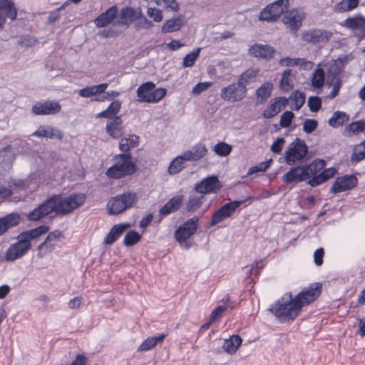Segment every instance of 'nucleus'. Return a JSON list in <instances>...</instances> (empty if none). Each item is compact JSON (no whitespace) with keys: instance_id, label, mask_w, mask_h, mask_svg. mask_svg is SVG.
I'll return each instance as SVG.
<instances>
[{"instance_id":"f257e3e1","label":"nucleus","mask_w":365,"mask_h":365,"mask_svg":"<svg viewBox=\"0 0 365 365\" xmlns=\"http://www.w3.org/2000/svg\"><path fill=\"white\" fill-rule=\"evenodd\" d=\"M322 287L316 283L304 288L297 296L284 294L269 308V311L282 322L294 319L302 308L314 302L320 294Z\"/></svg>"},{"instance_id":"f03ea898","label":"nucleus","mask_w":365,"mask_h":365,"mask_svg":"<svg viewBox=\"0 0 365 365\" xmlns=\"http://www.w3.org/2000/svg\"><path fill=\"white\" fill-rule=\"evenodd\" d=\"M86 200L83 193H73L68 196L54 195L35 208L28 215L30 220H38L52 212L66 215L81 206Z\"/></svg>"},{"instance_id":"7ed1b4c3","label":"nucleus","mask_w":365,"mask_h":365,"mask_svg":"<svg viewBox=\"0 0 365 365\" xmlns=\"http://www.w3.org/2000/svg\"><path fill=\"white\" fill-rule=\"evenodd\" d=\"M49 227L41 225L36 229L26 231L19 234L17 242L11 245L5 254L6 261L13 262L24 256L31 247V240L37 239L41 235L46 234Z\"/></svg>"},{"instance_id":"20e7f679","label":"nucleus","mask_w":365,"mask_h":365,"mask_svg":"<svg viewBox=\"0 0 365 365\" xmlns=\"http://www.w3.org/2000/svg\"><path fill=\"white\" fill-rule=\"evenodd\" d=\"M138 200L136 193L125 192L111 198L108 202L107 207L110 215H118L135 205Z\"/></svg>"},{"instance_id":"39448f33","label":"nucleus","mask_w":365,"mask_h":365,"mask_svg":"<svg viewBox=\"0 0 365 365\" xmlns=\"http://www.w3.org/2000/svg\"><path fill=\"white\" fill-rule=\"evenodd\" d=\"M135 170L129 154H121L115 158L114 165L108 168L106 175L110 178H120L131 175Z\"/></svg>"},{"instance_id":"423d86ee","label":"nucleus","mask_w":365,"mask_h":365,"mask_svg":"<svg viewBox=\"0 0 365 365\" xmlns=\"http://www.w3.org/2000/svg\"><path fill=\"white\" fill-rule=\"evenodd\" d=\"M198 220L199 218L197 216H194L187 220L175 231V237L181 246L185 248H189L191 246L190 242L187 240L196 232Z\"/></svg>"},{"instance_id":"0eeeda50","label":"nucleus","mask_w":365,"mask_h":365,"mask_svg":"<svg viewBox=\"0 0 365 365\" xmlns=\"http://www.w3.org/2000/svg\"><path fill=\"white\" fill-rule=\"evenodd\" d=\"M155 84L152 82H146L141 85L137 90V95L141 102L157 103L166 94L165 88L155 90Z\"/></svg>"},{"instance_id":"6e6552de","label":"nucleus","mask_w":365,"mask_h":365,"mask_svg":"<svg viewBox=\"0 0 365 365\" xmlns=\"http://www.w3.org/2000/svg\"><path fill=\"white\" fill-rule=\"evenodd\" d=\"M289 0H277L267 5L259 14V19L276 21L288 9Z\"/></svg>"},{"instance_id":"1a4fd4ad","label":"nucleus","mask_w":365,"mask_h":365,"mask_svg":"<svg viewBox=\"0 0 365 365\" xmlns=\"http://www.w3.org/2000/svg\"><path fill=\"white\" fill-rule=\"evenodd\" d=\"M308 153V148L305 143L299 138H296L287 147L284 153L286 163L289 165H294L297 161L302 160Z\"/></svg>"},{"instance_id":"9d476101","label":"nucleus","mask_w":365,"mask_h":365,"mask_svg":"<svg viewBox=\"0 0 365 365\" xmlns=\"http://www.w3.org/2000/svg\"><path fill=\"white\" fill-rule=\"evenodd\" d=\"M222 187L221 182L215 175L203 178L195 184V190L202 195L217 193Z\"/></svg>"},{"instance_id":"9b49d317","label":"nucleus","mask_w":365,"mask_h":365,"mask_svg":"<svg viewBox=\"0 0 365 365\" xmlns=\"http://www.w3.org/2000/svg\"><path fill=\"white\" fill-rule=\"evenodd\" d=\"M247 91L237 82V84L232 83L222 88L220 96L225 101L237 102L245 97Z\"/></svg>"},{"instance_id":"f8f14e48","label":"nucleus","mask_w":365,"mask_h":365,"mask_svg":"<svg viewBox=\"0 0 365 365\" xmlns=\"http://www.w3.org/2000/svg\"><path fill=\"white\" fill-rule=\"evenodd\" d=\"M242 203V201L235 200L225 204L213 214L210 225L214 226L231 217Z\"/></svg>"},{"instance_id":"ddd939ff","label":"nucleus","mask_w":365,"mask_h":365,"mask_svg":"<svg viewBox=\"0 0 365 365\" xmlns=\"http://www.w3.org/2000/svg\"><path fill=\"white\" fill-rule=\"evenodd\" d=\"M63 237L62 232L58 230L50 232L45 241L38 245V257L42 258L51 252L55 249L57 242Z\"/></svg>"},{"instance_id":"4468645a","label":"nucleus","mask_w":365,"mask_h":365,"mask_svg":"<svg viewBox=\"0 0 365 365\" xmlns=\"http://www.w3.org/2000/svg\"><path fill=\"white\" fill-rule=\"evenodd\" d=\"M61 109V106L54 101L38 102L32 107V113L36 115H55Z\"/></svg>"},{"instance_id":"2eb2a0df","label":"nucleus","mask_w":365,"mask_h":365,"mask_svg":"<svg viewBox=\"0 0 365 365\" xmlns=\"http://www.w3.org/2000/svg\"><path fill=\"white\" fill-rule=\"evenodd\" d=\"M248 53L250 56L259 60L268 61L273 58L275 49L268 44L255 43L250 46Z\"/></svg>"},{"instance_id":"dca6fc26","label":"nucleus","mask_w":365,"mask_h":365,"mask_svg":"<svg viewBox=\"0 0 365 365\" xmlns=\"http://www.w3.org/2000/svg\"><path fill=\"white\" fill-rule=\"evenodd\" d=\"M303 14L297 9H292L284 12L282 22L291 29L296 32L302 25Z\"/></svg>"},{"instance_id":"f3484780","label":"nucleus","mask_w":365,"mask_h":365,"mask_svg":"<svg viewBox=\"0 0 365 365\" xmlns=\"http://www.w3.org/2000/svg\"><path fill=\"white\" fill-rule=\"evenodd\" d=\"M357 183V179L353 175H344L336 178L331 187L334 193L341 192L354 188Z\"/></svg>"},{"instance_id":"a211bd4d","label":"nucleus","mask_w":365,"mask_h":365,"mask_svg":"<svg viewBox=\"0 0 365 365\" xmlns=\"http://www.w3.org/2000/svg\"><path fill=\"white\" fill-rule=\"evenodd\" d=\"M140 15L141 11L140 9H134L131 7L124 8L120 11L119 19L114 25H122L128 27L129 24L138 19Z\"/></svg>"},{"instance_id":"6ab92c4d","label":"nucleus","mask_w":365,"mask_h":365,"mask_svg":"<svg viewBox=\"0 0 365 365\" xmlns=\"http://www.w3.org/2000/svg\"><path fill=\"white\" fill-rule=\"evenodd\" d=\"M106 131L113 138H120L124 133L122 118L120 116L110 118L106 123Z\"/></svg>"},{"instance_id":"aec40b11","label":"nucleus","mask_w":365,"mask_h":365,"mask_svg":"<svg viewBox=\"0 0 365 365\" xmlns=\"http://www.w3.org/2000/svg\"><path fill=\"white\" fill-rule=\"evenodd\" d=\"M331 33L322 30H312L306 31L302 35L304 41L312 43L328 41L331 37Z\"/></svg>"},{"instance_id":"412c9836","label":"nucleus","mask_w":365,"mask_h":365,"mask_svg":"<svg viewBox=\"0 0 365 365\" xmlns=\"http://www.w3.org/2000/svg\"><path fill=\"white\" fill-rule=\"evenodd\" d=\"M307 179H309L308 173H307L304 166L293 168L282 177L283 181L287 183L301 182Z\"/></svg>"},{"instance_id":"4be33fe9","label":"nucleus","mask_w":365,"mask_h":365,"mask_svg":"<svg viewBox=\"0 0 365 365\" xmlns=\"http://www.w3.org/2000/svg\"><path fill=\"white\" fill-rule=\"evenodd\" d=\"M287 99L278 97L273 99L269 106L264 110L262 115L265 118H271L277 115L287 104Z\"/></svg>"},{"instance_id":"5701e85b","label":"nucleus","mask_w":365,"mask_h":365,"mask_svg":"<svg viewBox=\"0 0 365 365\" xmlns=\"http://www.w3.org/2000/svg\"><path fill=\"white\" fill-rule=\"evenodd\" d=\"M207 153V149L204 143H199L190 149L183 152L184 159L187 161H197L203 158Z\"/></svg>"},{"instance_id":"b1692460","label":"nucleus","mask_w":365,"mask_h":365,"mask_svg":"<svg viewBox=\"0 0 365 365\" xmlns=\"http://www.w3.org/2000/svg\"><path fill=\"white\" fill-rule=\"evenodd\" d=\"M16 14V9L11 1L0 0V27L5 23L6 16L14 20Z\"/></svg>"},{"instance_id":"393cba45","label":"nucleus","mask_w":365,"mask_h":365,"mask_svg":"<svg viewBox=\"0 0 365 365\" xmlns=\"http://www.w3.org/2000/svg\"><path fill=\"white\" fill-rule=\"evenodd\" d=\"M32 135L59 140H61L63 138V134L59 129L50 125L40 126L37 130L33 133Z\"/></svg>"},{"instance_id":"a878e982","label":"nucleus","mask_w":365,"mask_h":365,"mask_svg":"<svg viewBox=\"0 0 365 365\" xmlns=\"http://www.w3.org/2000/svg\"><path fill=\"white\" fill-rule=\"evenodd\" d=\"M185 24V17L178 15L167 20L162 26L163 33H172L180 31Z\"/></svg>"},{"instance_id":"bb28decb","label":"nucleus","mask_w":365,"mask_h":365,"mask_svg":"<svg viewBox=\"0 0 365 365\" xmlns=\"http://www.w3.org/2000/svg\"><path fill=\"white\" fill-rule=\"evenodd\" d=\"M117 8L115 6L110 7L106 11L98 16L94 23L98 27H105L110 24L116 17Z\"/></svg>"},{"instance_id":"cd10ccee","label":"nucleus","mask_w":365,"mask_h":365,"mask_svg":"<svg viewBox=\"0 0 365 365\" xmlns=\"http://www.w3.org/2000/svg\"><path fill=\"white\" fill-rule=\"evenodd\" d=\"M342 25L352 30H357L363 34L365 33V18L361 15H356L346 19Z\"/></svg>"},{"instance_id":"c85d7f7f","label":"nucleus","mask_w":365,"mask_h":365,"mask_svg":"<svg viewBox=\"0 0 365 365\" xmlns=\"http://www.w3.org/2000/svg\"><path fill=\"white\" fill-rule=\"evenodd\" d=\"M274 85L272 82L264 83L256 90V102L257 104L264 103L271 96Z\"/></svg>"},{"instance_id":"c756f323","label":"nucleus","mask_w":365,"mask_h":365,"mask_svg":"<svg viewBox=\"0 0 365 365\" xmlns=\"http://www.w3.org/2000/svg\"><path fill=\"white\" fill-rule=\"evenodd\" d=\"M19 222V215L14 213L0 218V235L5 233L9 229L18 225Z\"/></svg>"},{"instance_id":"7c9ffc66","label":"nucleus","mask_w":365,"mask_h":365,"mask_svg":"<svg viewBox=\"0 0 365 365\" xmlns=\"http://www.w3.org/2000/svg\"><path fill=\"white\" fill-rule=\"evenodd\" d=\"M183 200L182 195H177L170 199L168 202L160 210V214L162 215H168L175 212L181 206Z\"/></svg>"},{"instance_id":"2f4dec72","label":"nucleus","mask_w":365,"mask_h":365,"mask_svg":"<svg viewBox=\"0 0 365 365\" xmlns=\"http://www.w3.org/2000/svg\"><path fill=\"white\" fill-rule=\"evenodd\" d=\"M259 73V69L257 68H250L244 71L239 77L238 83L243 88H247V86L254 83L256 81L257 76Z\"/></svg>"},{"instance_id":"473e14b6","label":"nucleus","mask_w":365,"mask_h":365,"mask_svg":"<svg viewBox=\"0 0 365 365\" xmlns=\"http://www.w3.org/2000/svg\"><path fill=\"white\" fill-rule=\"evenodd\" d=\"M128 227L129 225L128 224L123 223L113 226L108 234L105 240V243L107 245L114 243Z\"/></svg>"},{"instance_id":"72a5a7b5","label":"nucleus","mask_w":365,"mask_h":365,"mask_svg":"<svg viewBox=\"0 0 365 365\" xmlns=\"http://www.w3.org/2000/svg\"><path fill=\"white\" fill-rule=\"evenodd\" d=\"M108 83H101L97 86L86 87L79 91L78 94L81 97L88 98L97 94L104 93L108 88Z\"/></svg>"},{"instance_id":"f704fd0d","label":"nucleus","mask_w":365,"mask_h":365,"mask_svg":"<svg viewBox=\"0 0 365 365\" xmlns=\"http://www.w3.org/2000/svg\"><path fill=\"white\" fill-rule=\"evenodd\" d=\"M242 341V340L240 336L233 335L230 339L225 340L222 349L227 354H233L241 345Z\"/></svg>"},{"instance_id":"c9c22d12","label":"nucleus","mask_w":365,"mask_h":365,"mask_svg":"<svg viewBox=\"0 0 365 365\" xmlns=\"http://www.w3.org/2000/svg\"><path fill=\"white\" fill-rule=\"evenodd\" d=\"M165 334H162L158 336L147 338L138 348V351H147L155 346L158 343L163 342Z\"/></svg>"},{"instance_id":"e433bc0d","label":"nucleus","mask_w":365,"mask_h":365,"mask_svg":"<svg viewBox=\"0 0 365 365\" xmlns=\"http://www.w3.org/2000/svg\"><path fill=\"white\" fill-rule=\"evenodd\" d=\"M294 76L290 69L285 70L280 80L279 87L284 92H289L293 88Z\"/></svg>"},{"instance_id":"4c0bfd02","label":"nucleus","mask_w":365,"mask_h":365,"mask_svg":"<svg viewBox=\"0 0 365 365\" xmlns=\"http://www.w3.org/2000/svg\"><path fill=\"white\" fill-rule=\"evenodd\" d=\"M365 130V120L353 122L344 130V134L346 136L357 135Z\"/></svg>"},{"instance_id":"58836bf2","label":"nucleus","mask_w":365,"mask_h":365,"mask_svg":"<svg viewBox=\"0 0 365 365\" xmlns=\"http://www.w3.org/2000/svg\"><path fill=\"white\" fill-rule=\"evenodd\" d=\"M120 106H121L120 101H117V100L114 101L110 103V105L106 110L99 113L97 115V117L98 118H106L108 119H110V118H114L115 116H116L115 115L118 113V111L120 108Z\"/></svg>"},{"instance_id":"ea45409f","label":"nucleus","mask_w":365,"mask_h":365,"mask_svg":"<svg viewBox=\"0 0 365 365\" xmlns=\"http://www.w3.org/2000/svg\"><path fill=\"white\" fill-rule=\"evenodd\" d=\"M183 157V155L181 154L171 161L168 169V173L170 175L177 174L184 168L183 164L187 160L184 159Z\"/></svg>"},{"instance_id":"a19ab883","label":"nucleus","mask_w":365,"mask_h":365,"mask_svg":"<svg viewBox=\"0 0 365 365\" xmlns=\"http://www.w3.org/2000/svg\"><path fill=\"white\" fill-rule=\"evenodd\" d=\"M138 136L129 135L128 138H122L119 143V148L123 152H128L131 148L136 147L138 144Z\"/></svg>"},{"instance_id":"79ce46f5","label":"nucleus","mask_w":365,"mask_h":365,"mask_svg":"<svg viewBox=\"0 0 365 365\" xmlns=\"http://www.w3.org/2000/svg\"><path fill=\"white\" fill-rule=\"evenodd\" d=\"M359 0H342L334 6L336 12L342 13L351 11L357 7Z\"/></svg>"},{"instance_id":"37998d69","label":"nucleus","mask_w":365,"mask_h":365,"mask_svg":"<svg viewBox=\"0 0 365 365\" xmlns=\"http://www.w3.org/2000/svg\"><path fill=\"white\" fill-rule=\"evenodd\" d=\"M325 165L324 160L318 159L315 160L309 165L304 166L307 173H308V178H310L312 175H317L324 168Z\"/></svg>"},{"instance_id":"c03bdc74","label":"nucleus","mask_w":365,"mask_h":365,"mask_svg":"<svg viewBox=\"0 0 365 365\" xmlns=\"http://www.w3.org/2000/svg\"><path fill=\"white\" fill-rule=\"evenodd\" d=\"M349 120V115L344 112L336 111L333 116L329 120V125L332 127H338Z\"/></svg>"},{"instance_id":"a18cd8bd","label":"nucleus","mask_w":365,"mask_h":365,"mask_svg":"<svg viewBox=\"0 0 365 365\" xmlns=\"http://www.w3.org/2000/svg\"><path fill=\"white\" fill-rule=\"evenodd\" d=\"M204 196L190 195L187 202L186 204V209L187 211H194L198 209L202 204Z\"/></svg>"},{"instance_id":"49530a36","label":"nucleus","mask_w":365,"mask_h":365,"mask_svg":"<svg viewBox=\"0 0 365 365\" xmlns=\"http://www.w3.org/2000/svg\"><path fill=\"white\" fill-rule=\"evenodd\" d=\"M324 82V72L322 68H317L312 75V85L313 87L321 88Z\"/></svg>"},{"instance_id":"de8ad7c7","label":"nucleus","mask_w":365,"mask_h":365,"mask_svg":"<svg viewBox=\"0 0 365 365\" xmlns=\"http://www.w3.org/2000/svg\"><path fill=\"white\" fill-rule=\"evenodd\" d=\"M201 48H197L192 52L187 53L183 58L182 65L184 67H191L199 56Z\"/></svg>"},{"instance_id":"09e8293b","label":"nucleus","mask_w":365,"mask_h":365,"mask_svg":"<svg viewBox=\"0 0 365 365\" xmlns=\"http://www.w3.org/2000/svg\"><path fill=\"white\" fill-rule=\"evenodd\" d=\"M365 158V145L363 143L357 145L354 149V153L351 157V160L353 162H359Z\"/></svg>"},{"instance_id":"8fccbe9b","label":"nucleus","mask_w":365,"mask_h":365,"mask_svg":"<svg viewBox=\"0 0 365 365\" xmlns=\"http://www.w3.org/2000/svg\"><path fill=\"white\" fill-rule=\"evenodd\" d=\"M140 240V235L134 230L128 232L124 237V245L125 246H133Z\"/></svg>"},{"instance_id":"3c124183","label":"nucleus","mask_w":365,"mask_h":365,"mask_svg":"<svg viewBox=\"0 0 365 365\" xmlns=\"http://www.w3.org/2000/svg\"><path fill=\"white\" fill-rule=\"evenodd\" d=\"M214 151L220 156H227L232 151V146L225 143L221 142L215 145Z\"/></svg>"},{"instance_id":"603ef678","label":"nucleus","mask_w":365,"mask_h":365,"mask_svg":"<svg viewBox=\"0 0 365 365\" xmlns=\"http://www.w3.org/2000/svg\"><path fill=\"white\" fill-rule=\"evenodd\" d=\"M291 100L294 101L293 108L295 110H299L305 102V95L297 91L291 96Z\"/></svg>"},{"instance_id":"864d4df0","label":"nucleus","mask_w":365,"mask_h":365,"mask_svg":"<svg viewBox=\"0 0 365 365\" xmlns=\"http://www.w3.org/2000/svg\"><path fill=\"white\" fill-rule=\"evenodd\" d=\"M294 115L292 111H285L282 113L280 118V125L282 128H288L292 123Z\"/></svg>"},{"instance_id":"5fc2aeb1","label":"nucleus","mask_w":365,"mask_h":365,"mask_svg":"<svg viewBox=\"0 0 365 365\" xmlns=\"http://www.w3.org/2000/svg\"><path fill=\"white\" fill-rule=\"evenodd\" d=\"M313 66V62L310 61H307L303 58H295V66L299 67L300 69L311 70Z\"/></svg>"},{"instance_id":"6e6d98bb","label":"nucleus","mask_w":365,"mask_h":365,"mask_svg":"<svg viewBox=\"0 0 365 365\" xmlns=\"http://www.w3.org/2000/svg\"><path fill=\"white\" fill-rule=\"evenodd\" d=\"M212 83L211 82H202L197 83L193 87L192 90V95L198 96L202 92L207 90L212 86Z\"/></svg>"},{"instance_id":"4d7b16f0","label":"nucleus","mask_w":365,"mask_h":365,"mask_svg":"<svg viewBox=\"0 0 365 365\" xmlns=\"http://www.w3.org/2000/svg\"><path fill=\"white\" fill-rule=\"evenodd\" d=\"M147 14L155 22H160L163 19L162 11L157 8H148Z\"/></svg>"},{"instance_id":"13d9d810","label":"nucleus","mask_w":365,"mask_h":365,"mask_svg":"<svg viewBox=\"0 0 365 365\" xmlns=\"http://www.w3.org/2000/svg\"><path fill=\"white\" fill-rule=\"evenodd\" d=\"M308 105L312 111L316 112L321 108V99L317 96H311L308 99Z\"/></svg>"},{"instance_id":"bf43d9fd","label":"nucleus","mask_w":365,"mask_h":365,"mask_svg":"<svg viewBox=\"0 0 365 365\" xmlns=\"http://www.w3.org/2000/svg\"><path fill=\"white\" fill-rule=\"evenodd\" d=\"M318 123L314 119H306L303 123V130L307 133H311L317 127Z\"/></svg>"},{"instance_id":"052dcab7","label":"nucleus","mask_w":365,"mask_h":365,"mask_svg":"<svg viewBox=\"0 0 365 365\" xmlns=\"http://www.w3.org/2000/svg\"><path fill=\"white\" fill-rule=\"evenodd\" d=\"M227 308L224 306L217 307L211 313L210 316V322H214L220 319L223 313L226 311Z\"/></svg>"},{"instance_id":"680f3d73","label":"nucleus","mask_w":365,"mask_h":365,"mask_svg":"<svg viewBox=\"0 0 365 365\" xmlns=\"http://www.w3.org/2000/svg\"><path fill=\"white\" fill-rule=\"evenodd\" d=\"M269 161L263 162L256 166L250 168L248 170V175H252L258 172H264L269 167Z\"/></svg>"},{"instance_id":"e2e57ef3","label":"nucleus","mask_w":365,"mask_h":365,"mask_svg":"<svg viewBox=\"0 0 365 365\" xmlns=\"http://www.w3.org/2000/svg\"><path fill=\"white\" fill-rule=\"evenodd\" d=\"M285 143V140L283 138H278L271 145V150L276 154L281 153L282 148Z\"/></svg>"},{"instance_id":"0e129e2a","label":"nucleus","mask_w":365,"mask_h":365,"mask_svg":"<svg viewBox=\"0 0 365 365\" xmlns=\"http://www.w3.org/2000/svg\"><path fill=\"white\" fill-rule=\"evenodd\" d=\"M120 32L121 31H117L113 28H110L109 29L100 31L98 35L103 38H108L117 36Z\"/></svg>"},{"instance_id":"69168bd1","label":"nucleus","mask_w":365,"mask_h":365,"mask_svg":"<svg viewBox=\"0 0 365 365\" xmlns=\"http://www.w3.org/2000/svg\"><path fill=\"white\" fill-rule=\"evenodd\" d=\"M324 255V250L322 248L317 249L314 254V263L320 266L323 263V257Z\"/></svg>"},{"instance_id":"338daca9","label":"nucleus","mask_w":365,"mask_h":365,"mask_svg":"<svg viewBox=\"0 0 365 365\" xmlns=\"http://www.w3.org/2000/svg\"><path fill=\"white\" fill-rule=\"evenodd\" d=\"M166 9H169L173 11H178L180 9V6L175 0H162Z\"/></svg>"},{"instance_id":"774afa93","label":"nucleus","mask_w":365,"mask_h":365,"mask_svg":"<svg viewBox=\"0 0 365 365\" xmlns=\"http://www.w3.org/2000/svg\"><path fill=\"white\" fill-rule=\"evenodd\" d=\"M313 176L314 177L311 178L309 181V184L312 187L317 186L325 182L324 178L322 176L321 173Z\"/></svg>"}]
</instances>
